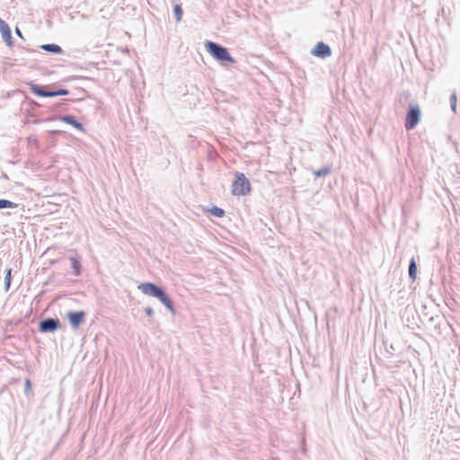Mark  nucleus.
<instances>
[{
    "label": "nucleus",
    "mask_w": 460,
    "mask_h": 460,
    "mask_svg": "<svg viewBox=\"0 0 460 460\" xmlns=\"http://www.w3.org/2000/svg\"><path fill=\"white\" fill-rule=\"evenodd\" d=\"M138 289L145 295L157 298L172 314H176L174 304L164 288L153 283H141Z\"/></svg>",
    "instance_id": "f257e3e1"
},
{
    "label": "nucleus",
    "mask_w": 460,
    "mask_h": 460,
    "mask_svg": "<svg viewBox=\"0 0 460 460\" xmlns=\"http://www.w3.org/2000/svg\"><path fill=\"white\" fill-rule=\"evenodd\" d=\"M205 49L216 60L224 65L235 63L229 50L219 43L207 40L205 42Z\"/></svg>",
    "instance_id": "f03ea898"
},
{
    "label": "nucleus",
    "mask_w": 460,
    "mask_h": 460,
    "mask_svg": "<svg viewBox=\"0 0 460 460\" xmlns=\"http://www.w3.org/2000/svg\"><path fill=\"white\" fill-rule=\"evenodd\" d=\"M252 190L251 183L248 178L240 172H235L234 180L232 183V194L234 196H246Z\"/></svg>",
    "instance_id": "7ed1b4c3"
},
{
    "label": "nucleus",
    "mask_w": 460,
    "mask_h": 460,
    "mask_svg": "<svg viewBox=\"0 0 460 460\" xmlns=\"http://www.w3.org/2000/svg\"><path fill=\"white\" fill-rule=\"evenodd\" d=\"M421 119V111L418 104H410L405 115L404 128L411 130L416 128Z\"/></svg>",
    "instance_id": "20e7f679"
},
{
    "label": "nucleus",
    "mask_w": 460,
    "mask_h": 460,
    "mask_svg": "<svg viewBox=\"0 0 460 460\" xmlns=\"http://www.w3.org/2000/svg\"><path fill=\"white\" fill-rule=\"evenodd\" d=\"M61 327L60 320L57 317H47L40 321L39 331L41 333L55 332Z\"/></svg>",
    "instance_id": "39448f33"
},
{
    "label": "nucleus",
    "mask_w": 460,
    "mask_h": 460,
    "mask_svg": "<svg viewBox=\"0 0 460 460\" xmlns=\"http://www.w3.org/2000/svg\"><path fill=\"white\" fill-rule=\"evenodd\" d=\"M28 85H29L31 93L39 97L51 98V97L58 96L57 93H56V89L55 90H48L47 89L48 86L40 85V84H35L33 82L28 83Z\"/></svg>",
    "instance_id": "423d86ee"
},
{
    "label": "nucleus",
    "mask_w": 460,
    "mask_h": 460,
    "mask_svg": "<svg viewBox=\"0 0 460 460\" xmlns=\"http://www.w3.org/2000/svg\"><path fill=\"white\" fill-rule=\"evenodd\" d=\"M310 53L314 57L321 58H329L332 56V49L328 44H326L323 41H319L312 49Z\"/></svg>",
    "instance_id": "0eeeda50"
},
{
    "label": "nucleus",
    "mask_w": 460,
    "mask_h": 460,
    "mask_svg": "<svg viewBox=\"0 0 460 460\" xmlns=\"http://www.w3.org/2000/svg\"><path fill=\"white\" fill-rule=\"evenodd\" d=\"M66 318L70 325L76 329L84 323L85 313L84 311H69L66 314Z\"/></svg>",
    "instance_id": "6e6552de"
},
{
    "label": "nucleus",
    "mask_w": 460,
    "mask_h": 460,
    "mask_svg": "<svg viewBox=\"0 0 460 460\" xmlns=\"http://www.w3.org/2000/svg\"><path fill=\"white\" fill-rule=\"evenodd\" d=\"M0 32L4 42L12 47L13 44L12 32L9 25L2 19H0Z\"/></svg>",
    "instance_id": "1a4fd4ad"
},
{
    "label": "nucleus",
    "mask_w": 460,
    "mask_h": 460,
    "mask_svg": "<svg viewBox=\"0 0 460 460\" xmlns=\"http://www.w3.org/2000/svg\"><path fill=\"white\" fill-rule=\"evenodd\" d=\"M58 119L60 121H63L66 124H69L71 126H73L74 128H75L76 129L82 131V132H84V125L79 122L75 116L73 115H70V114H66V115H62V116H59L58 117Z\"/></svg>",
    "instance_id": "9d476101"
},
{
    "label": "nucleus",
    "mask_w": 460,
    "mask_h": 460,
    "mask_svg": "<svg viewBox=\"0 0 460 460\" xmlns=\"http://www.w3.org/2000/svg\"><path fill=\"white\" fill-rule=\"evenodd\" d=\"M40 49L53 54H62L64 50L62 48L55 43H48L40 46Z\"/></svg>",
    "instance_id": "9b49d317"
},
{
    "label": "nucleus",
    "mask_w": 460,
    "mask_h": 460,
    "mask_svg": "<svg viewBox=\"0 0 460 460\" xmlns=\"http://www.w3.org/2000/svg\"><path fill=\"white\" fill-rule=\"evenodd\" d=\"M408 274H409V278L414 281L417 278V262L414 259V257H412L411 260H410V262H409V268H408Z\"/></svg>",
    "instance_id": "f8f14e48"
},
{
    "label": "nucleus",
    "mask_w": 460,
    "mask_h": 460,
    "mask_svg": "<svg viewBox=\"0 0 460 460\" xmlns=\"http://www.w3.org/2000/svg\"><path fill=\"white\" fill-rule=\"evenodd\" d=\"M71 268L75 276H80L82 273V264L80 261L75 257L70 258Z\"/></svg>",
    "instance_id": "ddd939ff"
},
{
    "label": "nucleus",
    "mask_w": 460,
    "mask_h": 460,
    "mask_svg": "<svg viewBox=\"0 0 460 460\" xmlns=\"http://www.w3.org/2000/svg\"><path fill=\"white\" fill-rule=\"evenodd\" d=\"M332 172V166L325 165L318 170L313 171V174L315 178H322L329 175Z\"/></svg>",
    "instance_id": "4468645a"
},
{
    "label": "nucleus",
    "mask_w": 460,
    "mask_h": 460,
    "mask_svg": "<svg viewBox=\"0 0 460 460\" xmlns=\"http://www.w3.org/2000/svg\"><path fill=\"white\" fill-rule=\"evenodd\" d=\"M17 207V203H14L9 199H0V209L15 208Z\"/></svg>",
    "instance_id": "2eb2a0df"
},
{
    "label": "nucleus",
    "mask_w": 460,
    "mask_h": 460,
    "mask_svg": "<svg viewBox=\"0 0 460 460\" xmlns=\"http://www.w3.org/2000/svg\"><path fill=\"white\" fill-rule=\"evenodd\" d=\"M12 282V269L9 268L5 270L4 276V291L8 292Z\"/></svg>",
    "instance_id": "dca6fc26"
},
{
    "label": "nucleus",
    "mask_w": 460,
    "mask_h": 460,
    "mask_svg": "<svg viewBox=\"0 0 460 460\" xmlns=\"http://www.w3.org/2000/svg\"><path fill=\"white\" fill-rule=\"evenodd\" d=\"M208 211H209L210 215H212L217 218H221L225 216V210L217 206H213Z\"/></svg>",
    "instance_id": "f3484780"
},
{
    "label": "nucleus",
    "mask_w": 460,
    "mask_h": 460,
    "mask_svg": "<svg viewBox=\"0 0 460 460\" xmlns=\"http://www.w3.org/2000/svg\"><path fill=\"white\" fill-rule=\"evenodd\" d=\"M172 11H173V15L175 17L176 22H180L181 20L182 14H183V11H182L181 4H175L173 5Z\"/></svg>",
    "instance_id": "a211bd4d"
},
{
    "label": "nucleus",
    "mask_w": 460,
    "mask_h": 460,
    "mask_svg": "<svg viewBox=\"0 0 460 460\" xmlns=\"http://www.w3.org/2000/svg\"><path fill=\"white\" fill-rule=\"evenodd\" d=\"M24 394L28 398L34 395L31 390V381L29 378H26L24 381Z\"/></svg>",
    "instance_id": "6ab92c4d"
},
{
    "label": "nucleus",
    "mask_w": 460,
    "mask_h": 460,
    "mask_svg": "<svg viewBox=\"0 0 460 460\" xmlns=\"http://www.w3.org/2000/svg\"><path fill=\"white\" fill-rule=\"evenodd\" d=\"M449 102H450V108L452 110V111L456 114V102H457V95H456V93H453L451 95H450V99H449Z\"/></svg>",
    "instance_id": "aec40b11"
},
{
    "label": "nucleus",
    "mask_w": 460,
    "mask_h": 460,
    "mask_svg": "<svg viewBox=\"0 0 460 460\" xmlns=\"http://www.w3.org/2000/svg\"><path fill=\"white\" fill-rule=\"evenodd\" d=\"M56 93H57L58 96L68 95L69 94V91L67 89H66V88H58V89H56Z\"/></svg>",
    "instance_id": "412c9836"
},
{
    "label": "nucleus",
    "mask_w": 460,
    "mask_h": 460,
    "mask_svg": "<svg viewBox=\"0 0 460 460\" xmlns=\"http://www.w3.org/2000/svg\"><path fill=\"white\" fill-rule=\"evenodd\" d=\"M145 313H146V314L147 316H149V317H150V316H152V315L154 314V310H153V308H152V307L147 306V307H146V308H145Z\"/></svg>",
    "instance_id": "4be33fe9"
},
{
    "label": "nucleus",
    "mask_w": 460,
    "mask_h": 460,
    "mask_svg": "<svg viewBox=\"0 0 460 460\" xmlns=\"http://www.w3.org/2000/svg\"><path fill=\"white\" fill-rule=\"evenodd\" d=\"M385 349H386V351H387L389 354L394 355V352H395V349L394 348L393 344H391V345H390V349H387V347H386V343H385Z\"/></svg>",
    "instance_id": "5701e85b"
},
{
    "label": "nucleus",
    "mask_w": 460,
    "mask_h": 460,
    "mask_svg": "<svg viewBox=\"0 0 460 460\" xmlns=\"http://www.w3.org/2000/svg\"><path fill=\"white\" fill-rule=\"evenodd\" d=\"M15 33H16L19 37L22 38V31H20V29L16 28V29H15Z\"/></svg>",
    "instance_id": "b1692460"
},
{
    "label": "nucleus",
    "mask_w": 460,
    "mask_h": 460,
    "mask_svg": "<svg viewBox=\"0 0 460 460\" xmlns=\"http://www.w3.org/2000/svg\"><path fill=\"white\" fill-rule=\"evenodd\" d=\"M400 409L402 410V400L399 399Z\"/></svg>",
    "instance_id": "393cba45"
}]
</instances>
